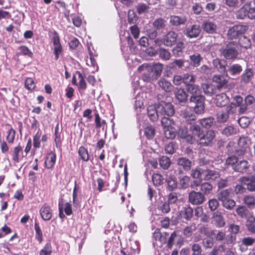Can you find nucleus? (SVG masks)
<instances>
[{"label": "nucleus", "instance_id": "f257e3e1", "mask_svg": "<svg viewBox=\"0 0 255 255\" xmlns=\"http://www.w3.org/2000/svg\"><path fill=\"white\" fill-rule=\"evenodd\" d=\"M164 97L162 95H158L157 99L159 103H158V110L160 111L161 116H164L161 119L162 125L167 124L169 120L165 117L172 116L174 114V109L173 106L169 103H166L164 101Z\"/></svg>", "mask_w": 255, "mask_h": 255}, {"label": "nucleus", "instance_id": "f03ea898", "mask_svg": "<svg viewBox=\"0 0 255 255\" xmlns=\"http://www.w3.org/2000/svg\"><path fill=\"white\" fill-rule=\"evenodd\" d=\"M163 69L162 65L156 63L153 65L148 66L146 72L144 73L142 77L144 81L151 82L156 80L159 77Z\"/></svg>", "mask_w": 255, "mask_h": 255}, {"label": "nucleus", "instance_id": "7ed1b4c3", "mask_svg": "<svg viewBox=\"0 0 255 255\" xmlns=\"http://www.w3.org/2000/svg\"><path fill=\"white\" fill-rule=\"evenodd\" d=\"M238 44L235 42H229L224 49V57L229 59H235L238 54L237 51Z\"/></svg>", "mask_w": 255, "mask_h": 255}, {"label": "nucleus", "instance_id": "20e7f679", "mask_svg": "<svg viewBox=\"0 0 255 255\" xmlns=\"http://www.w3.org/2000/svg\"><path fill=\"white\" fill-rule=\"evenodd\" d=\"M246 26L242 25H236L230 28L228 31L227 36L229 39H234L239 37L246 31Z\"/></svg>", "mask_w": 255, "mask_h": 255}, {"label": "nucleus", "instance_id": "39448f33", "mask_svg": "<svg viewBox=\"0 0 255 255\" xmlns=\"http://www.w3.org/2000/svg\"><path fill=\"white\" fill-rule=\"evenodd\" d=\"M205 199L204 195L200 192L192 191L188 195L189 202L193 205L201 204L204 202Z\"/></svg>", "mask_w": 255, "mask_h": 255}, {"label": "nucleus", "instance_id": "423d86ee", "mask_svg": "<svg viewBox=\"0 0 255 255\" xmlns=\"http://www.w3.org/2000/svg\"><path fill=\"white\" fill-rule=\"evenodd\" d=\"M240 227L238 225L231 224L230 225L229 234L226 236V242L228 244H233L236 240V234L239 232Z\"/></svg>", "mask_w": 255, "mask_h": 255}, {"label": "nucleus", "instance_id": "0eeeda50", "mask_svg": "<svg viewBox=\"0 0 255 255\" xmlns=\"http://www.w3.org/2000/svg\"><path fill=\"white\" fill-rule=\"evenodd\" d=\"M239 182L246 185L249 191H255V175L241 177L239 179Z\"/></svg>", "mask_w": 255, "mask_h": 255}, {"label": "nucleus", "instance_id": "6e6552de", "mask_svg": "<svg viewBox=\"0 0 255 255\" xmlns=\"http://www.w3.org/2000/svg\"><path fill=\"white\" fill-rule=\"evenodd\" d=\"M201 32V28L199 25L194 24L189 26L184 29V34L188 38H196Z\"/></svg>", "mask_w": 255, "mask_h": 255}, {"label": "nucleus", "instance_id": "1a4fd4ad", "mask_svg": "<svg viewBox=\"0 0 255 255\" xmlns=\"http://www.w3.org/2000/svg\"><path fill=\"white\" fill-rule=\"evenodd\" d=\"M53 35L52 41L54 46V54L55 55V59L57 60L62 52V48L60 42L59 36L57 32L54 31Z\"/></svg>", "mask_w": 255, "mask_h": 255}, {"label": "nucleus", "instance_id": "9d476101", "mask_svg": "<svg viewBox=\"0 0 255 255\" xmlns=\"http://www.w3.org/2000/svg\"><path fill=\"white\" fill-rule=\"evenodd\" d=\"M191 103H194L196 104L194 107V111L197 114H201L203 113L204 106V97L197 98V100H195V98L192 97L189 99Z\"/></svg>", "mask_w": 255, "mask_h": 255}, {"label": "nucleus", "instance_id": "9b49d317", "mask_svg": "<svg viewBox=\"0 0 255 255\" xmlns=\"http://www.w3.org/2000/svg\"><path fill=\"white\" fill-rule=\"evenodd\" d=\"M147 110L148 116L152 121H157L158 117L161 116L160 111L158 110V103L149 106Z\"/></svg>", "mask_w": 255, "mask_h": 255}, {"label": "nucleus", "instance_id": "f8f14e48", "mask_svg": "<svg viewBox=\"0 0 255 255\" xmlns=\"http://www.w3.org/2000/svg\"><path fill=\"white\" fill-rule=\"evenodd\" d=\"M187 92L191 95L190 98H195L197 100V98L204 97L201 95V91L199 86L192 84L186 86Z\"/></svg>", "mask_w": 255, "mask_h": 255}, {"label": "nucleus", "instance_id": "ddd939ff", "mask_svg": "<svg viewBox=\"0 0 255 255\" xmlns=\"http://www.w3.org/2000/svg\"><path fill=\"white\" fill-rule=\"evenodd\" d=\"M199 139V143L203 146L208 145L215 137V133L213 130H209L205 134L203 133Z\"/></svg>", "mask_w": 255, "mask_h": 255}, {"label": "nucleus", "instance_id": "4468645a", "mask_svg": "<svg viewBox=\"0 0 255 255\" xmlns=\"http://www.w3.org/2000/svg\"><path fill=\"white\" fill-rule=\"evenodd\" d=\"M187 21V17L184 15H171L170 17L169 22L172 26H179L184 25Z\"/></svg>", "mask_w": 255, "mask_h": 255}, {"label": "nucleus", "instance_id": "2eb2a0df", "mask_svg": "<svg viewBox=\"0 0 255 255\" xmlns=\"http://www.w3.org/2000/svg\"><path fill=\"white\" fill-rule=\"evenodd\" d=\"M41 218L45 221L50 220L52 216V211L47 204H44L39 210Z\"/></svg>", "mask_w": 255, "mask_h": 255}, {"label": "nucleus", "instance_id": "dca6fc26", "mask_svg": "<svg viewBox=\"0 0 255 255\" xmlns=\"http://www.w3.org/2000/svg\"><path fill=\"white\" fill-rule=\"evenodd\" d=\"M175 101L178 103L184 104L187 101L188 95L182 88H176L174 91Z\"/></svg>", "mask_w": 255, "mask_h": 255}, {"label": "nucleus", "instance_id": "f3484780", "mask_svg": "<svg viewBox=\"0 0 255 255\" xmlns=\"http://www.w3.org/2000/svg\"><path fill=\"white\" fill-rule=\"evenodd\" d=\"M251 138L249 136H241L238 139V144L241 152H244L251 144Z\"/></svg>", "mask_w": 255, "mask_h": 255}, {"label": "nucleus", "instance_id": "a211bd4d", "mask_svg": "<svg viewBox=\"0 0 255 255\" xmlns=\"http://www.w3.org/2000/svg\"><path fill=\"white\" fill-rule=\"evenodd\" d=\"M177 34L174 31H169L163 38V44L167 46H171L176 41Z\"/></svg>", "mask_w": 255, "mask_h": 255}, {"label": "nucleus", "instance_id": "6ab92c4d", "mask_svg": "<svg viewBox=\"0 0 255 255\" xmlns=\"http://www.w3.org/2000/svg\"><path fill=\"white\" fill-rule=\"evenodd\" d=\"M180 214L181 217L189 220L193 217V210L189 205H186L180 211Z\"/></svg>", "mask_w": 255, "mask_h": 255}, {"label": "nucleus", "instance_id": "aec40b11", "mask_svg": "<svg viewBox=\"0 0 255 255\" xmlns=\"http://www.w3.org/2000/svg\"><path fill=\"white\" fill-rule=\"evenodd\" d=\"M203 176L205 180H215L219 178L220 175L219 173L215 170L209 169H204Z\"/></svg>", "mask_w": 255, "mask_h": 255}, {"label": "nucleus", "instance_id": "412c9836", "mask_svg": "<svg viewBox=\"0 0 255 255\" xmlns=\"http://www.w3.org/2000/svg\"><path fill=\"white\" fill-rule=\"evenodd\" d=\"M177 163L182 166L184 170L188 171L191 169L192 161L186 157H180L177 160Z\"/></svg>", "mask_w": 255, "mask_h": 255}, {"label": "nucleus", "instance_id": "4be33fe9", "mask_svg": "<svg viewBox=\"0 0 255 255\" xmlns=\"http://www.w3.org/2000/svg\"><path fill=\"white\" fill-rule=\"evenodd\" d=\"M249 166V163L245 160L237 161L236 165L234 166L233 169L235 171L244 173L245 172Z\"/></svg>", "mask_w": 255, "mask_h": 255}, {"label": "nucleus", "instance_id": "5701e85b", "mask_svg": "<svg viewBox=\"0 0 255 255\" xmlns=\"http://www.w3.org/2000/svg\"><path fill=\"white\" fill-rule=\"evenodd\" d=\"M20 153L23 155L22 148L19 145L15 146L13 148V150L10 151V154L12 156V160L14 162L16 163H18L19 162Z\"/></svg>", "mask_w": 255, "mask_h": 255}, {"label": "nucleus", "instance_id": "b1692460", "mask_svg": "<svg viewBox=\"0 0 255 255\" xmlns=\"http://www.w3.org/2000/svg\"><path fill=\"white\" fill-rule=\"evenodd\" d=\"M181 116L185 119V121L189 124H193L196 120L195 115L187 110L181 111Z\"/></svg>", "mask_w": 255, "mask_h": 255}, {"label": "nucleus", "instance_id": "393cba45", "mask_svg": "<svg viewBox=\"0 0 255 255\" xmlns=\"http://www.w3.org/2000/svg\"><path fill=\"white\" fill-rule=\"evenodd\" d=\"M158 85L162 90L166 92H171L173 88V86L171 83L163 78L160 79L158 81Z\"/></svg>", "mask_w": 255, "mask_h": 255}, {"label": "nucleus", "instance_id": "a878e982", "mask_svg": "<svg viewBox=\"0 0 255 255\" xmlns=\"http://www.w3.org/2000/svg\"><path fill=\"white\" fill-rule=\"evenodd\" d=\"M143 93H138L135 97V101L134 108L137 114L141 112V110L143 108V102L142 99Z\"/></svg>", "mask_w": 255, "mask_h": 255}, {"label": "nucleus", "instance_id": "bb28decb", "mask_svg": "<svg viewBox=\"0 0 255 255\" xmlns=\"http://www.w3.org/2000/svg\"><path fill=\"white\" fill-rule=\"evenodd\" d=\"M164 133L165 136L168 139L174 138L176 135V130L171 126L165 124L164 127Z\"/></svg>", "mask_w": 255, "mask_h": 255}, {"label": "nucleus", "instance_id": "cd10ccee", "mask_svg": "<svg viewBox=\"0 0 255 255\" xmlns=\"http://www.w3.org/2000/svg\"><path fill=\"white\" fill-rule=\"evenodd\" d=\"M202 88L207 96H211L216 92V86L211 83H203L202 85Z\"/></svg>", "mask_w": 255, "mask_h": 255}, {"label": "nucleus", "instance_id": "c85d7f7f", "mask_svg": "<svg viewBox=\"0 0 255 255\" xmlns=\"http://www.w3.org/2000/svg\"><path fill=\"white\" fill-rule=\"evenodd\" d=\"M213 222L218 227H221L223 226V217L221 212L217 211L214 213Z\"/></svg>", "mask_w": 255, "mask_h": 255}, {"label": "nucleus", "instance_id": "c756f323", "mask_svg": "<svg viewBox=\"0 0 255 255\" xmlns=\"http://www.w3.org/2000/svg\"><path fill=\"white\" fill-rule=\"evenodd\" d=\"M56 158V156L55 153L53 152L49 153L45 161L46 167L49 169L52 168L55 163Z\"/></svg>", "mask_w": 255, "mask_h": 255}, {"label": "nucleus", "instance_id": "7c9ffc66", "mask_svg": "<svg viewBox=\"0 0 255 255\" xmlns=\"http://www.w3.org/2000/svg\"><path fill=\"white\" fill-rule=\"evenodd\" d=\"M203 27L206 32L212 33L215 31L217 24L212 21L206 20L203 22Z\"/></svg>", "mask_w": 255, "mask_h": 255}, {"label": "nucleus", "instance_id": "2f4dec72", "mask_svg": "<svg viewBox=\"0 0 255 255\" xmlns=\"http://www.w3.org/2000/svg\"><path fill=\"white\" fill-rule=\"evenodd\" d=\"M190 178L189 176L185 175L179 177V186L180 189H185L189 186Z\"/></svg>", "mask_w": 255, "mask_h": 255}, {"label": "nucleus", "instance_id": "473e14b6", "mask_svg": "<svg viewBox=\"0 0 255 255\" xmlns=\"http://www.w3.org/2000/svg\"><path fill=\"white\" fill-rule=\"evenodd\" d=\"M190 130L194 135V137L196 136L197 139L199 140L203 133V131L202 130L200 127L197 125H193L190 126Z\"/></svg>", "mask_w": 255, "mask_h": 255}, {"label": "nucleus", "instance_id": "72a5a7b5", "mask_svg": "<svg viewBox=\"0 0 255 255\" xmlns=\"http://www.w3.org/2000/svg\"><path fill=\"white\" fill-rule=\"evenodd\" d=\"M189 59L192 65L194 67H196L200 65V62L202 59V57L200 54L196 53L190 55Z\"/></svg>", "mask_w": 255, "mask_h": 255}, {"label": "nucleus", "instance_id": "f704fd0d", "mask_svg": "<svg viewBox=\"0 0 255 255\" xmlns=\"http://www.w3.org/2000/svg\"><path fill=\"white\" fill-rule=\"evenodd\" d=\"M166 20L163 18L156 19L152 23L153 27L156 30H161L166 26Z\"/></svg>", "mask_w": 255, "mask_h": 255}, {"label": "nucleus", "instance_id": "c9c22d12", "mask_svg": "<svg viewBox=\"0 0 255 255\" xmlns=\"http://www.w3.org/2000/svg\"><path fill=\"white\" fill-rule=\"evenodd\" d=\"M184 48V44L183 42H178L173 48V55L176 57H180L183 55V49Z\"/></svg>", "mask_w": 255, "mask_h": 255}, {"label": "nucleus", "instance_id": "e433bc0d", "mask_svg": "<svg viewBox=\"0 0 255 255\" xmlns=\"http://www.w3.org/2000/svg\"><path fill=\"white\" fill-rule=\"evenodd\" d=\"M242 71V66L239 64H233L231 66L229 69L228 70L226 74V76H228V72L230 74L232 75H235L237 74H239L241 71Z\"/></svg>", "mask_w": 255, "mask_h": 255}, {"label": "nucleus", "instance_id": "4c0bfd02", "mask_svg": "<svg viewBox=\"0 0 255 255\" xmlns=\"http://www.w3.org/2000/svg\"><path fill=\"white\" fill-rule=\"evenodd\" d=\"M239 43L241 47L246 49L250 48L252 46L251 40L247 37L242 35L239 38Z\"/></svg>", "mask_w": 255, "mask_h": 255}, {"label": "nucleus", "instance_id": "58836bf2", "mask_svg": "<svg viewBox=\"0 0 255 255\" xmlns=\"http://www.w3.org/2000/svg\"><path fill=\"white\" fill-rule=\"evenodd\" d=\"M227 194H228V191L227 189H226L224 190V208L232 209L235 207L236 203L234 200L225 197V195Z\"/></svg>", "mask_w": 255, "mask_h": 255}, {"label": "nucleus", "instance_id": "ea45409f", "mask_svg": "<svg viewBox=\"0 0 255 255\" xmlns=\"http://www.w3.org/2000/svg\"><path fill=\"white\" fill-rule=\"evenodd\" d=\"M183 83L186 86L193 84L196 80V77L192 74L185 73L183 75Z\"/></svg>", "mask_w": 255, "mask_h": 255}, {"label": "nucleus", "instance_id": "a19ab883", "mask_svg": "<svg viewBox=\"0 0 255 255\" xmlns=\"http://www.w3.org/2000/svg\"><path fill=\"white\" fill-rule=\"evenodd\" d=\"M167 184V188L169 190H173L178 187V183L174 177H169L166 179Z\"/></svg>", "mask_w": 255, "mask_h": 255}, {"label": "nucleus", "instance_id": "79ce46f5", "mask_svg": "<svg viewBox=\"0 0 255 255\" xmlns=\"http://www.w3.org/2000/svg\"><path fill=\"white\" fill-rule=\"evenodd\" d=\"M214 122V119L212 117L204 118L199 121L200 124L206 128H210L213 125Z\"/></svg>", "mask_w": 255, "mask_h": 255}, {"label": "nucleus", "instance_id": "37998d69", "mask_svg": "<svg viewBox=\"0 0 255 255\" xmlns=\"http://www.w3.org/2000/svg\"><path fill=\"white\" fill-rule=\"evenodd\" d=\"M244 203L249 208L253 207L255 205V197L253 195H246L244 198Z\"/></svg>", "mask_w": 255, "mask_h": 255}, {"label": "nucleus", "instance_id": "c03bdc74", "mask_svg": "<svg viewBox=\"0 0 255 255\" xmlns=\"http://www.w3.org/2000/svg\"><path fill=\"white\" fill-rule=\"evenodd\" d=\"M254 76L253 72L251 69H247L245 72L242 75V80L246 83L250 82Z\"/></svg>", "mask_w": 255, "mask_h": 255}, {"label": "nucleus", "instance_id": "a18cd8bd", "mask_svg": "<svg viewBox=\"0 0 255 255\" xmlns=\"http://www.w3.org/2000/svg\"><path fill=\"white\" fill-rule=\"evenodd\" d=\"M157 53L159 57L164 60H169L171 56L169 51L163 48H159L157 51Z\"/></svg>", "mask_w": 255, "mask_h": 255}, {"label": "nucleus", "instance_id": "49530a36", "mask_svg": "<svg viewBox=\"0 0 255 255\" xmlns=\"http://www.w3.org/2000/svg\"><path fill=\"white\" fill-rule=\"evenodd\" d=\"M204 172V169L201 168L197 167L193 169L191 171V176L193 178L198 179L201 177L202 175H203V172Z\"/></svg>", "mask_w": 255, "mask_h": 255}, {"label": "nucleus", "instance_id": "de8ad7c7", "mask_svg": "<svg viewBox=\"0 0 255 255\" xmlns=\"http://www.w3.org/2000/svg\"><path fill=\"white\" fill-rule=\"evenodd\" d=\"M52 248L50 243H47L40 251V255H51Z\"/></svg>", "mask_w": 255, "mask_h": 255}, {"label": "nucleus", "instance_id": "09e8293b", "mask_svg": "<svg viewBox=\"0 0 255 255\" xmlns=\"http://www.w3.org/2000/svg\"><path fill=\"white\" fill-rule=\"evenodd\" d=\"M160 166L164 169H167L170 165V159L165 156L161 157L159 160Z\"/></svg>", "mask_w": 255, "mask_h": 255}, {"label": "nucleus", "instance_id": "8fccbe9b", "mask_svg": "<svg viewBox=\"0 0 255 255\" xmlns=\"http://www.w3.org/2000/svg\"><path fill=\"white\" fill-rule=\"evenodd\" d=\"M78 153L81 159L85 161H88L89 159L88 151L85 147L83 146H80L79 149Z\"/></svg>", "mask_w": 255, "mask_h": 255}, {"label": "nucleus", "instance_id": "3c124183", "mask_svg": "<svg viewBox=\"0 0 255 255\" xmlns=\"http://www.w3.org/2000/svg\"><path fill=\"white\" fill-rule=\"evenodd\" d=\"M18 55H23L25 56H28L29 57H31L33 55V53L31 50L25 46H20L18 47Z\"/></svg>", "mask_w": 255, "mask_h": 255}, {"label": "nucleus", "instance_id": "603ef678", "mask_svg": "<svg viewBox=\"0 0 255 255\" xmlns=\"http://www.w3.org/2000/svg\"><path fill=\"white\" fill-rule=\"evenodd\" d=\"M238 132V129L233 126H228L224 128V135L229 136L236 134Z\"/></svg>", "mask_w": 255, "mask_h": 255}, {"label": "nucleus", "instance_id": "864d4df0", "mask_svg": "<svg viewBox=\"0 0 255 255\" xmlns=\"http://www.w3.org/2000/svg\"><path fill=\"white\" fill-rule=\"evenodd\" d=\"M34 229L35 230V238L40 243L43 240V234L40 227L37 223H35L34 224Z\"/></svg>", "mask_w": 255, "mask_h": 255}, {"label": "nucleus", "instance_id": "5fc2aeb1", "mask_svg": "<svg viewBox=\"0 0 255 255\" xmlns=\"http://www.w3.org/2000/svg\"><path fill=\"white\" fill-rule=\"evenodd\" d=\"M212 185L209 183H203L200 185V190L205 194H209L212 190Z\"/></svg>", "mask_w": 255, "mask_h": 255}, {"label": "nucleus", "instance_id": "6e6d98bb", "mask_svg": "<svg viewBox=\"0 0 255 255\" xmlns=\"http://www.w3.org/2000/svg\"><path fill=\"white\" fill-rule=\"evenodd\" d=\"M247 9L246 4L237 11V17L239 19H244L247 16Z\"/></svg>", "mask_w": 255, "mask_h": 255}, {"label": "nucleus", "instance_id": "4d7b16f0", "mask_svg": "<svg viewBox=\"0 0 255 255\" xmlns=\"http://www.w3.org/2000/svg\"><path fill=\"white\" fill-rule=\"evenodd\" d=\"M223 79L222 75H215L213 78V82L217 83L216 87L218 90H220L223 86Z\"/></svg>", "mask_w": 255, "mask_h": 255}, {"label": "nucleus", "instance_id": "13d9d810", "mask_svg": "<svg viewBox=\"0 0 255 255\" xmlns=\"http://www.w3.org/2000/svg\"><path fill=\"white\" fill-rule=\"evenodd\" d=\"M138 17L133 10H129L128 12V21L130 24H134L137 20Z\"/></svg>", "mask_w": 255, "mask_h": 255}, {"label": "nucleus", "instance_id": "bf43d9fd", "mask_svg": "<svg viewBox=\"0 0 255 255\" xmlns=\"http://www.w3.org/2000/svg\"><path fill=\"white\" fill-rule=\"evenodd\" d=\"M7 135L6 137V139L9 143H12L13 142L15 131L13 128H10L7 132Z\"/></svg>", "mask_w": 255, "mask_h": 255}, {"label": "nucleus", "instance_id": "052dcab7", "mask_svg": "<svg viewBox=\"0 0 255 255\" xmlns=\"http://www.w3.org/2000/svg\"><path fill=\"white\" fill-rule=\"evenodd\" d=\"M196 230L195 225H191L186 227L183 231L184 235L186 237H190L192 236L193 232Z\"/></svg>", "mask_w": 255, "mask_h": 255}, {"label": "nucleus", "instance_id": "680f3d73", "mask_svg": "<svg viewBox=\"0 0 255 255\" xmlns=\"http://www.w3.org/2000/svg\"><path fill=\"white\" fill-rule=\"evenodd\" d=\"M163 178L159 174H154L152 175V181L155 186H158L162 183Z\"/></svg>", "mask_w": 255, "mask_h": 255}, {"label": "nucleus", "instance_id": "e2e57ef3", "mask_svg": "<svg viewBox=\"0 0 255 255\" xmlns=\"http://www.w3.org/2000/svg\"><path fill=\"white\" fill-rule=\"evenodd\" d=\"M238 121L240 126L243 128L247 127L250 123L249 118L246 117H242L240 118Z\"/></svg>", "mask_w": 255, "mask_h": 255}, {"label": "nucleus", "instance_id": "0e129e2a", "mask_svg": "<svg viewBox=\"0 0 255 255\" xmlns=\"http://www.w3.org/2000/svg\"><path fill=\"white\" fill-rule=\"evenodd\" d=\"M247 9V17L253 19L255 18V7H251L250 4L246 3Z\"/></svg>", "mask_w": 255, "mask_h": 255}, {"label": "nucleus", "instance_id": "69168bd1", "mask_svg": "<svg viewBox=\"0 0 255 255\" xmlns=\"http://www.w3.org/2000/svg\"><path fill=\"white\" fill-rule=\"evenodd\" d=\"M95 122L96 128H100L102 127L103 125L106 124V121L105 120L101 121V118L100 117L99 114L97 112L95 113Z\"/></svg>", "mask_w": 255, "mask_h": 255}, {"label": "nucleus", "instance_id": "338daca9", "mask_svg": "<svg viewBox=\"0 0 255 255\" xmlns=\"http://www.w3.org/2000/svg\"><path fill=\"white\" fill-rule=\"evenodd\" d=\"M144 133L148 138H152L155 134V131L153 127L151 126L147 127L145 128Z\"/></svg>", "mask_w": 255, "mask_h": 255}, {"label": "nucleus", "instance_id": "774afa93", "mask_svg": "<svg viewBox=\"0 0 255 255\" xmlns=\"http://www.w3.org/2000/svg\"><path fill=\"white\" fill-rule=\"evenodd\" d=\"M193 253L192 255H201L202 249L198 244H194L191 247Z\"/></svg>", "mask_w": 255, "mask_h": 255}]
</instances>
